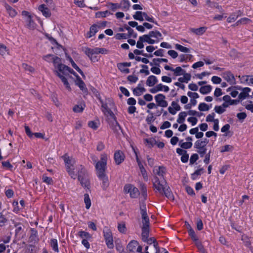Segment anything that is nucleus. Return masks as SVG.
<instances>
[{
	"mask_svg": "<svg viewBox=\"0 0 253 253\" xmlns=\"http://www.w3.org/2000/svg\"><path fill=\"white\" fill-rule=\"evenodd\" d=\"M99 28L100 26L96 24L92 25L90 28L89 31L86 34V37L87 38H90L94 36L95 34L98 32Z\"/></svg>",
	"mask_w": 253,
	"mask_h": 253,
	"instance_id": "nucleus-25",
	"label": "nucleus"
},
{
	"mask_svg": "<svg viewBox=\"0 0 253 253\" xmlns=\"http://www.w3.org/2000/svg\"><path fill=\"white\" fill-rule=\"evenodd\" d=\"M38 9L41 11L42 15L45 17H49L51 15L49 9L44 4L39 5Z\"/></svg>",
	"mask_w": 253,
	"mask_h": 253,
	"instance_id": "nucleus-26",
	"label": "nucleus"
},
{
	"mask_svg": "<svg viewBox=\"0 0 253 253\" xmlns=\"http://www.w3.org/2000/svg\"><path fill=\"white\" fill-rule=\"evenodd\" d=\"M99 178L102 181V187L104 190L108 187L109 183L107 176L105 173L97 175Z\"/></svg>",
	"mask_w": 253,
	"mask_h": 253,
	"instance_id": "nucleus-24",
	"label": "nucleus"
},
{
	"mask_svg": "<svg viewBox=\"0 0 253 253\" xmlns=\"http://www.w3.org/2000/svg\"><path fill=\"white\" fill-rule=\"evenodd\" d=\"M172 72H173V75L175 76H181L186 73L185 71L182 69L181 67H177L176 68L173 69Z\"/></svg>",
	"mask_w": 253,
	"mask_h": 253,
	"instance_id": "nucleus-34",
	"label": "nucleus"
},
{
	"mask_svg": "<svg viewBox=\"0 0 253 253\" xmlns=\"http://www.w3.org/2000/svg\"><path fill=\"white\" fill-rule=\"evenodd\" d=\"M140 188L141 191V196L144 200H145L147 197V189L146 187L144 184L141 183L140 185Z\"/></svg>",
	"mask_w": 253,
	"mask_h": 253,
	"instance_id": "nucleus-43",
	"label": "nucleus"
},
{
	"mask_svg": "<svg viewBox=\"0 0 253 253\" xmlns=\"http://www.w3.org/2000/svg\"><path fill=\"white\" fill-rule=\"evenodd\" d=\"M118 68L122 72L128 74L129 73V69L127 68L126 67H125L124 65H122L120 63L118 64Z\"/></svg>",
	"mask_w": 253,
	"mask_h": 253,
	"instance_id": "nucleus-63",
	"label": "nucleus"
},
{
	"mask_svg": "<svg viewBox=\"0 0 253 253\" xmlns=\"http://www.w3.org/2000/svg\"><path fill=\"white\" fill-rule=\"evenodd\" d=\"M199 159V156L197 154H193L190 158V164L192 165L196 162Z\"/></svg>",
	"mask_w": 253,
	"mask_h": 253,
	"instance_id": "nucleus-60",
	"label": "nucleus"
},
{
	"mask_svg": "<svg viewBox=\"0 0 253 253\" xmlns=\"http://www.w3.org/2000/svg\"><path fill=\"white\" fill-rule=\"evenodd\" d=\"M68 58L70 62L71 63V65L72 67L76 70L79 73L81 74V75L84 78V73L83 71L80 69V68L76 65V64L75 63V62L73 60V59L70 57H68Z\"/></svg>",
	"mask_w": 253,
	"mask_h": 253,
	"instance_id": "nucleus-37",
	"label": "nucleus"
},
{
	"mask_svg": "<svg viewBox=\"0 0 253 253\" xmlns=\"http://www.w3.org/2000/svg\"><path fill=\"white\" fill-rule=\"evenodd\" d=\"M84 52L89 58L92 62H96L98 61L95 54L101 53L102 54H107L108 50L104 48L95 47L94 48H90L85 47L84 48Z\"/></svg>",
	"mask_w": 253,
	"mask_h": 253,
	"instance_id": "nucleus-4",
	"label": "nucleus"
},
{
	"mask_svg": "<svg viewBox=\"0 0 253 253\" xmlns=\"http://www.w3.org/2000/svg\"><path fill=\"white\" fill-rule=\"evenodd\" d=\"M125 29L128 31V37H132L133 38H136L137 37V34L135 33L133 29H132L129 26H126L125 27Z\"/></svg>",
	"mask_w": 253,
	"mask_h": 253,
	"instance_id": "nucleus-45",
	"label": "nucleus"
},
{
	"mask_svg": "<svg viewBox=\"0 0 253 253\" xmlns=\"http://www.w3.org/2000/svg\"><path fill=\"white\" fill-rule=\"evenodd\" d=\"M125 156L122 151H117L114 154V160L117 165L121 164L125 160Z\"/></svg>",
	"mask_w": 253,
	"mask_h": 253,
	"instance_id": "nucleus-17",
	"label": "nucleus"
},
{
	"mask_svg": "<svg viewBox=\"0 0 253 253\" xmlns=\"http://www.w3.org/2000/svg\"><path fill=\"white\" fill-rule=\"evenodd\" d=\"M183 77L179 78L178 81L179 83H187L191 80V75L189 73H185L182 75Z\"/></svg>",
	"mask_w": 253,
	"mask_h": 253,
	"instance_id": "nucleus-32",
	"label": "nucleus"
},
{
	"mask_svg": "<svg viewBox=\"0 0 253 253\" xmlns=\"http://www.w3.org/2000/svg\"><path fill=\"white\" fill-rule=\"evenodd\" d=\"M209 143V140L204 139L203 140H199L195 142L194 148L197 149V153L201 157H203L206 154L207 148L206 147Z\"/></svg>",
	"mask_w": 253,
	"mask_h": 253,
	"instance_id": "nucleus-8",
	"label": "nucleus"
},
{
	"mask_svg": "<svg viewBox=\"0 0 253 253\" xmlns=\"http://www.w3.org/2000/svg\"><path fill=\"white\" fill-rule=\"evenodd\" d=\"M103 234L105 240L113 238L112 232L109 229L104 230Z\"/></svg>",
	"mask_w": 253,
	"mask_h": 253,
	"instance_id": "nucleus-57",
	"label": "nucleus"
},
{
	"mask_svg": "<svg viewBox=\"0 0 253 253\" xmlns=\"http://www.w3.org/2000/svg\"><path fill=\"white\" fill-rule=\"evenodd\" d=\"M141 37L142 38L144 42H146L149 44H154L156 42V41L155 40L151 39V37L150 36L149 34L147 35H144Z\"/></svg>",
	"mask_w": 253,
	"mask_h": 253,
	"instance_id": "nucleus-35",
	"label": "nucleus"
},
{
	"mask_svg": "<svg viewBox=\"0 0 253 253\" xmlns=\"http://www.w3.org/2000/svg\"><path fill=\"white\" fill-rule=\"evenodd\" d=\"M42 181L48 184H51L53 182V180L51 178L47 176L46 175L44 174L42 175Z\"/></svg>",
	"mask_w": 253,
	"mask_h": 253,
	"instance_id": "nucleus-59",
	"label": "nucleus"
},
{
	"mask_svg": "<svg viewBox=\"0 0 253 253\" xmlns=\"http://www.w3.org/2000/svg\"><path fill=\"white\" fill-rule=\"evenodd\" d=\"M175 48L181 52L188 53L190 51V49L188 48L184 47L180 44L178 43L175 45Z\"/></svg>",
	"mask_w": 253,
	"mask_h": 253,
	"instance_id": "nucleus-49",
	"label": "nucleus"
},
{
	"mask_svg": "<svg viewBox=\"0 0 253 253\" xmlns=\"http://www.w3.org/2000/svg\"><path fill=\"white\" fill-rule=\"evenodd\" d=\"M75 84L79 87L80 89L84 93L87 92V89L84 83L82 80L81 78L79 76H77V79L75 81Z\"/></svg>",
	"mask_w": 253,
	"mask_h": 253,
	"instance_id": "nucleus-22",
	"label": "nucleus"
},
{
	"mask_svg": "<svg viewBox=\"0 0 253 253\" xmlns=\"http://www.w3.org/2000/svg\"><path fill=\"white\" fill-rule=\"evenodd\" d=\"M251 22V20L246 17L242 18L240 20H238L236 23L235 24L234 26H238L239 25H245L250 23Z\"/></svg>",
	"mask_w": 253,
	"mask_h": 253,
	"instance_id": "nucleus-40",
	"label": "nucleus"
},
{
	"mask_svg": "<svg viewBox=\"0 0 253 253\" xmlns=\"http://www.w3.org/2000/svg\"><path fill=\"white\" fill-rule=\"evenodd\" d=\"M240 16V14H237V13H233L231 14L227 19V21L228 23H232L236 20L239 16Z\"/></svg>",
	"mask_w": 253,
	"mask_h": 253,
	"instance_id": "nucleus-47",
	"label": "nucleus"
},
{
	"mask_svg": "<svg viewBox=\"0 0 253 253\" xmlns=\"http://www.w3.org/2000/svg\"><path fill=\"white\" fill-rule=\"evenodd\" d=\"M149 232L150 229H146V231L142 230L141 238L144 242H146L149 245H151L156 241V239L154 238H149Z\"/></svg>",
	"mask_w": 253,
	"mask_h": 253,
	"instance_id": "nucleus-15",
	"label": "nucleus"
},
{
	"mask_svg": "<svg viewBox=\"0 0 253 253\" xmlns=\"http://www.w3.org/2000/svg\"><path fill=\"white\" fill-rule=\"evenodd\" d=\"M212 89V87L210 85H207L201 86L200 88L199 91L203 94H206L210 93Z\"/></svg>",
	"mask_w": 253,
	"mask_h": 253,
	"instance_id": "nucleus-31",
	"label": "nucleus"
},
{
	"mask_svg": "<svg viewBox=\"0 0 253 253\" xmlns=\"http://www.w3.org/2000/svg\"><path fill=\"white\" fill-rule=\"evenodd\" d=\"M249 104L245 105V107L248 110L250 111L252 113H253V104L252 101H248Z\"/></svg>",
	"mask_w": 253,
	"mask_h": 253,
	"instance_id": "nucleus-64",
	"label": "nucleus"
},
{
	"mask_svg": "<svg viewBox=\"0 0 253 253\" xmlns=\"http://www.w3.org/2000/svg\"><path fill=\"white\" fill-rule=\"evenodd\" d=\"M188 233L193 241H197L198 240V239L192 227H189V231H188Z\"/></svg>",
	"mask_w": 253,
	"mask_h": 253,
	"instance_id": "nucleus-56",
	"label": "nucleus"
},
{
	"mask_svg": "<svg viewBox=\"0 0 253 253\" xmlns=\"http://www.w3.org/2000/svg\"><path fill=\"white\" fill-rule=\"evenodd\" d=\"M66 68L67 69H64V70L62 71V73L63 75H65L66 76H69L70 78L71 77V76L69 75V73H71L74 76H75L76 77L78 76L76 72L72 69L70 68L68 66H66Z\"/></svg>",
	"mask_w": 253,
	"mask_h": 253,
	"instance_id": "nucleus-36",
	"label": "nucleus"
},
{
	"mask_svg": "<svg viewBox=\"0 0 253 253\" xmlns=\"http://www.w3.org/2000/svg\"><path fill=\"white\" fill-rule=\"evenodd\" d=\"M142 248L139 246L138 243L135 240H132L127 246V250L129 253H134L135 251L141 253Z\"/></svg>",
	"mask_w": 253,
	"mask_h": 253,
	"instance_id": "nucleus-10",
	"label": "nucleus"
},
{
	"mask_svg": "<svg viewBox=\"0 0 253 253\" xmlns=\"http://www.w3.org/2000/svg\"><path fill=\"white\" fill-rule=\"evenodd\" d=\"M124 190L126 193H129L131 198H136L139 195L138 189L130 184L126 185L124 187Z\"/></svg>",
	"mask_w": 253,
	"mask_h": 253,
	"instance_id": "nucleus-12",
	"label": "nucleus"
},
{
	"mask_svg": "<svg viewBox=\"0 0 253 253\" xmlns=\"http://www.w3.org/2000/svg\"><path fill=\"white\" fill-rule=\"evenodd\" d=\"M157 88H158L159 91H164V92H168L169 90V88L168 86L163 85L162 84H159L157 85Z\"/></svg>",
	"mask_w": 253,
	"mask_h": 253,
	"instance_id": "nucleus-55",
	"label": "nucleus"
},
{
	"mask_svg": "<svg viewBox=\"0 0 253 253\" xmlns=\"http://www.w3.org/2000/svg\"><path fill=\"white\" fill-rule=\"evenodd\" d=\"M203 170L204 169L203 168H201L196 170L192 174V179L193 180H195L198 176L202 174V172Z\"/></svg>",
	"mask_w": 253,
	"mask_h": 253,
	"instance_id": "nucleus-50",
	"label": "nucleus"
},
{
	"mask_svg": "<svg viewBox=\"0 0 253 253\" xmlns=\"http://www.w3.org/2000/svg\"><path fill=\"white\" fill-rule=\"evenodd\" d=\"M118 231L123 234H125L126 231V224L125 222H122L120 223H118Z\"/></svg>",
	"mask_w": 253,
	"mask_h": 253,
	"instance_id": "nucleus-41",
	"label": "nucleus"
},
{
	"mask_svg": "<svg viewBox=\"0 0 253 253\" xmlns=\"http://www.w3.org/2000/svg\"><path fill=\"white\" fill-rule=\"evenodd\" d=\"M242 87L236 85L232 86L227 89V92H230V94L232 97L235 98L239 95V92L238 90H241Z\"/></svg>",
	"mask_w": 253,
	"mask_h": 253,
	"instance_id": "nucleus-20",
	"label": "nucleus"
},
{
	"mask_svg": "<svg viewBox=\"0 0 253 253\" xmlns=\"http://www.w3.org/2000/svg\"><path fill=\"white\" fill-rule=\"evenodd\" d=\"M214 110L219 114H221L225 111V109L221 106H215Z\"/></svg>",
	"mask_w": 253,
	"mask_h": 253,
	"instance_id": "nucleus-61",
	"label": "nucleus"
},
{
	"mask_svg": "<svg viewBox=\"0 0 253 253\" xmlns=\"http://www.w3.org/2000/svg\"><path fill=\"white\" fill-rule=\"evenodd\" d=\"M79 236L81 238L85 239H88L91 238L90 234L86 232L85 231H80L78 233Z\"/></svg>",
	"mask_w": 253,
	"mask_h": 253,
	"instance_id": "nucleus-54",
	"label": "nucleus"
},
{
	"mask_svg": "<svg viewBox=\"0 0 253 253\" xmlns=\"http://www.w3.org/2000/svg\"><path fill=\"white\" fill-rule=\"evenodd\" d=\"M27 26L30 29H34L36 28V24L34 21L32 20L31 17L29 16L27 18Z\"/></svg>",
	"mask_w": 253,
	"mask_h": 253,
	"instance_id": "nucleus-42",
	"label": "nucleus"
},
{
	"mask_svg": "<svg viewBox=\"0 0 253 253\" xmlns=\"http://www.w3.org/2000/svg\"><path fill=\"white\" fill-rule=\"evenodd\" d=\"M52 61L54 64V66L56 70L55 71V73L56 72H62L64 69H67L66 66L61 63V59L57 56L52 57Z\"/></svg>",
	"mask_w": 253,
	"mask_h": 253,
	"instance_id": "nucleus-11",
	"label": "nucleus"
},
{
	"mask_svg": "<svg viewBox=\"0 0 253 253\" xmlns=\"http://www.w3.org/2000/svg\"><path fill=\"white\" fill-rule=\"evenodd\" d=\"M78 170V180L81 185L84 187H87L89 185V181L87 177V173L86 169L83 166H78L76 167Z\"/></svg>",
	"mask_w": 253,
	"mask_h": 253,
	"instance_id": "nucleus-6",
	"label": "nucleus"
},
{
	"mask_svg": "<svg viewBox=\"0 0 253 253\" xmlns=\"http://www.w3.org/2000/svg\"><path fill=\"white\" fill-rule=\"evenodd\" d=\"M5 7L7 12L11 17H14L17 14L16 10L9 5L5 4Z\"/></svg>",
	"mask_w": 253,
	"mask_h": 253,
	"instance_id": "nucleus-44",
	"label": "nucleus"
},
{
	"mask_svg": "<svg viewBox=\"0 0 253 253\" xmlns=\"http://www.w3.org/2000/svg\"><path fill=\"white\" fill-rule=\"evenodd\" d=\"M107 155L103 153L100 156V160L95 164V169L96 170L97 175H102L105 173L106 169Z\"/></svg>",
	"mask_w": 253,
	"mask_h": 253,
	"instance_id": "nucleus-7",
	"label": "nucleus"
},
{
	"mask_svg": "<svg viewBox=\"0 0 253 253\" xmlns=\"http://www.w3.org/2000/svg\"><path fill=\"white\" fill-rule=\"evenodd\" d=\"M120 7L124 10H127L130 6V2L128 0H122L119 4Z\"/></svg>",
	"mask_w": 253,
	"mask_h": 253,
	"instance_id": "nucleus-33",
	"label": "nucleus"
},
{
	"mask_svg": "<svg viewBox=\"0 0 253 253\" xmlns=\"http://www.w3.org/2000/svg\"><path fill=\"white\" fill-rule=\"evenodd\" d=\"M153 185L156 191L162 195H165L169 200H173V195L165 178L159 179L154 177Z\"/></svg>",
	"mask_w": 253,
	"mask_h": 253,
	"instance_id": "nucleus-1",
	"label": "nucleus"
},
{
	"mask_svg": "<svg viewBox=\"0 0 253 253\" xmlns=\"http://www.w3.org/2000/svg\"><path fill=\"white\" fill-rule=\"evenodd\" d=\"M155 99L158 106L162 107H166L168 105V102L166 100V96L163 94H158L155 96Z\"/></svg>",
	"mask_w": 253,
	"mask_h": 253,
	"instance_id": "nucleus-16",
	"label": "nucleus"
},
{
	"mask_svg": "<svg viewBox=\"0 0 253 253\" xmlns=\"http://www.w3.org/2000/svg\"><path fill=\"white\" fill-rule=\"evenodd\" d=\"M179 145L183 149H189L192 146V143L191 142H183V140H180L179 142Z\"/></svg>",
	"mask_w": 253,
	"mask_h": 253,
	"instance_id": "nucleus-39",
	"label": "nucleus"
},
{
	"mask_svg": "<svg viewBox=\"0 0 253 253\" xmlns=\"http://www.w3.org/2000/svg\"><path fill=\"white\" fill-rule=\"evenodd\" d=\"M63 159L65 163L66 170L70 176L75 179L77 176H78V170L76 167L81 165H77L75 160L72 158H70L67 155L63 156Z\"/></svg>",
	"mask_w": 253,
	"mask_h": 253,
	"instance_id": "nucleus-2",
	"label": "nucleus"
},
{
	"mask_svg": "<svg viewBox=\"0 0 253 253\" xmlns=\"http://www.w3.org/2000/svg\"><path fill=\"white\" fill-rule=\"evenodd\" d=\"M240 90L241 92L239 94L238 98L240 101H242L249 96V92L251 91V89L248 87H242Z\"/></svg>",
	"mask_w": 253,
	"mask_h": 253,
	"instance_id": "nucleus-19",
	"label": "nucleus"
},
{
	"mask_svg": "<svg viewBox=\"0 0 253 253\" xmlns=\"http://www.w3.org/2000/svg\"><path fill=\"white\" fill-rule=\"evenodd\" d=\"M207 28L205 27H202L199 28H191L190 31L194 34L200 36L203 35L206 31Z\"/></svg>",
	"mask_w": 253,
	"mask_h": 253,
	"instance_id": "nucleus-29",
	"label": "nucleus"
},
{
	"mask_svg": "<svg viewBox=\"0 0 253 253\" xmlns=\"http://www.w3.org/2000/svg\"><path fill=\"white\" fill-rule=\"evenodd\" d=\"M139 208L142 218V225L141 226V230H144L146 231V229H150V222L147 213L146 205L144 201L140 202Z\"/></svg>",
	"mask_w": 253,
	"mask_h": 253,
	"instance_id": "nucleus-5",
	"label": "nucleus"
},
{
	"mask_svg": "<svg viewBox=\"0 0 253 253\" xmlns=\"http://www.w3.org/2000/svg\"><path fill=\"white\" fill-rule=\"evenodd\" d=\"M133 17L134 19L140 21L145 20L150 22H154V18L152 17L149 16L147 14L144 12L136 11L133 15Z\"/></svg>",
	"mask_w": 253,
	"mask_h": 253,
	"instance_id": "nucleus-9",
	"label": "nucleus"
},
{
	"mask_svg": "<svg viewBox=\"0 0 253 253\" xmlns=\"http://www.w3.org/2000/svg\"><path fill=\"white\" fill-rule=\"evenodd\" d=\"M108 7L113 11H116L120 8V5L118 3H109L107 5Z\"/></svg>",
	"mask_w": 253,
	"mask_h": 253,
	"instance_id": "nucleus-51",
	"label": "nucleus"
},
{
	"mask_svg": "<svg viewBox=\"0 0 253 253\" xmlns=\"http://www.w3.org/2000/svg\"><path fill=\"white\" fill-rule=\"evenodd\" d=\"M22 68L25 69L27 71H29V72H33L34 71V69L32 67L26 63H23L22 65Z\"/></svg>",
	"mask_w": 253,
	"mask_h": 253,
	"instance_id": "nucleus-62",
	"label": "nucleus"
},
{
	"mask_svg": "<svg viewBox=\"0 0 253 253\" xmlns=\"http://www.w3.org/2000/svg\"><path fill=\"white\" fill-rule=\"evenodd\" d=\"M84 104H80L75 106L73 108V111L76 113L82 112L84 108Z\"/></svg>",
	"mask_w": 253,
	"mask_h": 253,
	"instance_id": "nucleus-53",
	"label": "nucleus"
},
{
	"mask_svg": "<svg viewBox=\"0 0 253 253\" xmlns=\"http://www.w3.org/2000/svg\"><path fill=\"white\" fill-rule=\"evenodd\" d=\"M187 115L188 114L186 112H180L178 115L177 122L179 124H182L184 122L185 118Z\"/></svg>",
	"mask_w": 253,
	"mask_h": 253,
	"instance_id": "nucleus-38",
	"label": "nucleus"
},
{
	"mask_svg": "<svg viewBox=\"0 0 253 253\" xmlns=\"http://www.w3.org/2000/svg\"><path fill=\"white\" fill-rule=\"evenodd\" d=\"M105 242L107 247L110 249L114 248V243L113 238L105 239Z\"/></svg>",
	"mask_w": 253,
	"mask_h": 253,
	"instance_id": "nucleus-58",
	"label": "nucleus"
},
{
	"mask_svg": "<svg viewBox=\"0 0 253 253\" xmlns=\"http://www.w3.org/2000/svg\"><path fill=\"white\" fill-rule=\"evenodd\" d=\"M49 244L52 248V250L56 252V253H58L59 252V250L58 249V241L56 239H51L50 240Z\"/></svg>",
	"mask_w": 253,
	"mask_h": 253,
	"instance_id": "nucleus-30",
	"label": "nucleus"
},
{
	"mask_svg": "<svg viewBox=\"0 0 253 253\" xmlns=\"http://www.w3.org/2000/svg\"><path fill=\"white\" fill-rule=\"evenodd\" d=\"M233 150V147L231 145H226L221 147L220 152L224 153L226 152L232 151Z\"/></svg>",
	"mask_w": 253,
	"mask_h": 253,
	"instance_id": "nucleus-52",
	"label": "nucleus"
},
{
	"mask_svg": "<svg viewBox=\"0 0 253 253\" xmlns=\"http://www.w3.org/2000/svg\"><path fill=\"white\" fill-rule=\"evenodd\" d=\"M210 109V107L205 103H201L198 106V109L201 111H207Z\"/></svg>",
	"mask_w": 253,
	"mask_h": 253,
	"instance_id": "nucleus-48",
	"label": "nucleus"
},
{
	"mask_svg": "<svg viewBox=\"0 0 253 253\" xmlns=\"http://www.w3.org/2000/svg\"><path fill=\"white\" fill-rule=\"evenodd\" d=\"M223 78L231 84H236V81L234 76L230 72H226L223 73Z\"/></svg>",
	"mask_w": 253,
	"mask_h": 253,
	"instance_id": "nucleus-21",
	"label": "nucleus"
},
{
	"mask_svg": "<svg viewBox=\"0 0 253 253\" xmlns=\"http://www.w3.org/2000/svg\"><path fill=\"white\" fill-rule=\"evenodd\" d=\"M158 82V80L156 77L151 75L148 77L146 80V84L150 87L153 86Z\"/></svg>",
	"mask_w": 253,
	"mask_h": 253,
	"instance_id": "nucleus-27",
	"label": "nucleus"
},
{
	"mask_svg": "<svg viewBox=\"0 0 253 253\" xmlns=\"http://www.w3.org/2000/svg\"><path fill=\"white\" fill-rule=\"evenodd\" d=\"M132 150L135 154V155L136 157V160L137 163L138 164V165L139 167L141 173L145 181H147L148 180V176L147 174V172H146V171L145 168L143 166L140 160L138 158L137 150L133 147H132Z\"/></svg>",
	"mask_w": 253,
	"mask_h": 253,
	"instance_id": "nucleus-13",
	"label": "nucleus"
},
{
	"mask_svg": "<svg viewBox=\"0 0 253 253\" xmlns=\"http://www.w3.org/2000/svg\"><path fill=\"white\" fill-rule=\"evenodd\" d=\"M141 83H143V81H141L140 83L137 85V87L133 89V94L136 96H140L143 92L146 91V89L143 87V85Z\"/></svg>",
	"mask_w": 253,
	"mask_h": 253,
	"instance_id": "nucleus-23",
	"label": "nucleus"
},
{
	"mask_svg": "<svg viewBox=\"0 0 253 253\" xmlns=\"http://www.w3.org/2000/svg\"><path fill=\"white\" fill-rule=\"evenodd\" d=\"M149 34L151 38L156 39L157 40H155L156 42H158L160 40H162L163 39L162 35L159 31H151L149 33Z\"/></svg>",
	"mask_w": 253,
	"mask_h": 253,
	"instance_id": "nucleus-28",
	"label": "nucleus"
},
{
	"mask_svg": "<svg viewBox=\"0 0 253 253\" xmlns=\"http://www.w3.org/2000/svg\"><path fill=\"white\" fill-rule=\"evenodd\" d=\"M56 75L59 77L63 83L64 84L65 87L69 90H71V88L69 83L68 82V78H70L69 76H66L63 75L62 72H56Z\"/></svg>",
	"mask_w": 253,
	"mask_h": 253,
	"instance_id": "nucleus-18",
	"label": "nucleus"
},
{
	"mask_svg": "<svg viewBox=\"0 0 253 253\" xmlns=\"http://www.w3.org/2000/svg\"><path fill=\"white\" fill-rule=\"evenodd\" d=\"M84 202L85 204V208L89 209L91 206V201L88 194H85L84 195Z\"/></svg>",
	"mask_w": 253,
	"mask_h": 253,
	"instance_id": "nucleus-46",
	"label": "nucleus"
},
{
	"mask_svg": "<svg viewBox=\"0 0 253 253\" xmlns=\"http://www.w3.org/2000/svg\"><path fill=\"white\" fill-rule=\"evenodd\" d=\"M99 100L101 103V110L104 114L107 117H110L111 118H114L115 115L111 109L113 108L114 103L110 98H106L104 101L99 98Z\"/></svg>",
	"mask_w": 253,
	"mask_h": 253,
	"instance_id": "nucleus-3",
	"label": "nucleus"
},
{
	"mask_svg": "<svg viewBox=\"0 0 253 253\" xmlns=\"http://www.w3.org/2000/svg\"><path fill=\"white\" fill-rule=\"evenodd\" d=\"M166 172V169L163 167H155L153 169L154 177L159 179L165 178L164 175Z\"/></svg>",
	"mask_w": 253,
	"mask_h": 253,
	"instance_id": "nucleus-14",
	"label": "nucleus"
}]
</instances>
